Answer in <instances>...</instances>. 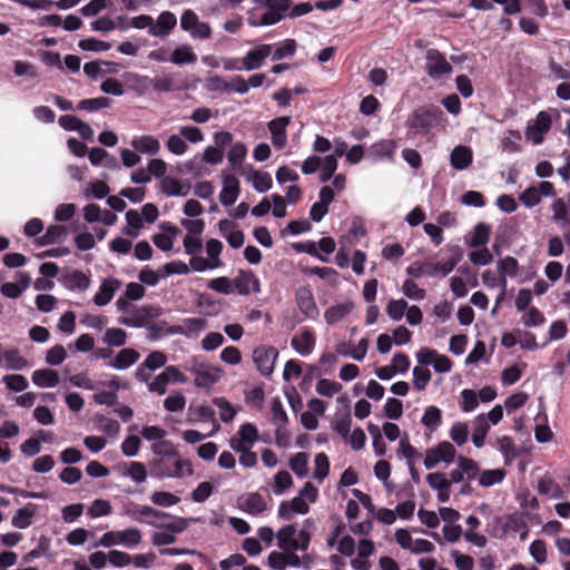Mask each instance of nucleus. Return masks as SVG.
Returning a JSON list of instances; mask_svg holds the SVG:
<instances>
[{
  "label": "nucleus",
  "instance_id": "obj_46",
  "mask_svg": "<svg viewBox=\"0 0 570 570\" xmlns=\"http://www.w3.org/2000/svg\"><path fill=\"white\" fill-rule=\"evenodd\" d=\"M460 256H453L444 262H429L428 276L436 277V276H446L449 275L459 264Z\"/></svg>",
  "mask_w": 570,
  "mask_h": 570
},
{
  "label": "nucleus",
  "instance_id": "obj_26",
  "mask_svg": "<svg viewBox=\"0 0 570 570\" xmlns=\"http://www.w3.org/2000/svg\"><path fill=\"white\" fill-rule=\"evenodd\" d=\"M0 367L8 371H22L30 367V363L18 348L12 347L0 352Z\"/></svg>",
  "mask_w": 570,
  "mask_h": 570
},
{
  "label": "nucleus",
  "instance_id": "obj_35",
  "mask_svg": "<svg viewBox=\"0 0 570 570\" xmlns=\"http://www.w3.org/2000/svg\"><path fill=\"white\" fill-rule=\"evenodd\" d=\"M473 161L471 147L464 145L455 146L450 154V164L456 170L468 169Z\"/></svg>",
  "mask_w": 570,
  "mask_h": 570
},
{
  "label": "nucleus",
  "instance_id": "obj_17",
  "mask_svg": "<svg viewBox=\"0 0 570 570\" xmlns=\"http://www.w3.org/2000/svg\"><path fill=\"white\" fill-rule=\"evenodd\" d=\"M295 302L305 318L315 321L320 315L314 294L308 286H299L295 291Z\"/></svg>",
  "mask_w": 570,
  "mask_h": 570
},
{
  "label": "nucleus",
  "instance_id": "obj_2",
  "mask_svg": "<svg viewBox=\"0 0 570 570\" xmlns=\"http://www.w3.org/2000/svg\"><path fill=\"white\" fill-rule=\"evenodd\" d=\"M150 475L155 479H181L193 474L194 470L188 460L177 453L155 458L150 461Z\"/></svg>",
  "mask_w": 570,
  "mask_h": 570
},
{
  "label": "nucleus",
  "instance_id": "obj_21",
  "mask_svg": "<svg viewBox=\"0 0 570 570\" xmlns=\"http://www.w3.org/2000/svg\"><path fill=\"white\" fill-rule=\"evenodd\" d=\"M240 194L239 179L233 174H223L222 190L219 202L223 206L234 205Z\"/></svg>",
  "mask_w": 570,
  "mask_h": 570
},
{
  "label": "nucleus",
  "instance_id": "obj_23",
  "mask_svg": "<svg viewBox=\"0 0 570 570\" xmlns=\"http://www.w3.org/2000/svg\"><path fill=\"white\" fill-rule=\"evenodd\" d=\"M272 45H257L242 58L245 71L259 69L272 53Z\"/></svg>",
  "mask_w": 570,
  "mask_h": 570
},
{
  "label": "nucleus",
  "instance_id": "obj_5",
  "mask_svg": "<svg viewBox=\"0 0 570 570\" xmlns=\"http://www.w3.org/2000/svg\"><path fill=\"white\" fill-rule=\"evenodd\" d=\"M276 540L279 550L288 553L305 552L311 543V534L305 529L297 531L294 524H287L276 532Z\"/></svg>",
  "mask_w": 570,
  "mask_h": 570
},
{
  "label": "nucleus",
  "instance_id": "obj_4",
  "mask_svg": "<svg viewBox=\"0 0 570 570\" xmlns=\"http://www.w3.org/2000/svg\"><path fill=\"white\" fill-rule=\"evenodd\" d=\"M443 119V112L435 106H423L413 110L405 126L411 136H426L433 128L440 125Z\"/></svg>",
  "mask_w": 570,
  "mask_h": 570
},
{
  "label": "nucleus",
  "instance_id": "obj_57",
  "mask_svg": "<svg viewBox=\"0 0 570 570\" xmlns=\"http://www.w3.org/2000/svg\"><path fill=\"white\" fill-rule=\"evenodd\" d=\"M505 478V471L502 469L483 470L479 473V484L484 488L501 483Z\"/></svg>",
  "mask_w": 570,
  "mask_h": 570
},
{
  "label": "nucleus",
  "instance_id": "obj_30",
  "mask_svg": "<svg viewBox=\"0 0 570 570\" xmlns=\"http://www.w3.org/2000/svg\"><path fill=\"white\" fill-rule=\"evenodd\" d=\"M159 227L161 232L153 236V242L160 250L169 252L173 249L174 240L178 235L179 229L169 223H161Z\"/></svg>",
  "mask_w": 570,
  "mask_h": 570
},
{
  "label": "nucleus",
  "instance_id": "obj_15",
  "mask_svg": "<svg viewBox=\"0 0 570 570\" xmlns=\"http://www.w3.org/2000/svg\"><path fill=\"white\" fill-rule=\"evenodd\" d=\"M278 357V351L274 346L262 345L253 351V361L257 371L265 376L274 372V365Z\"/></svg>",
  "mask_w": 570,
  "mask_h": 570
},
{
  "label": "nucleus",
  "instance_id": "obj_28",
  "mask_svg": "<svg viewBox=\"0 0 570 570\" xmlns=\"http://www.w3.org/2000/svg\"><path fill=\"white\" fill-rule=\"evenodd\" d=\"M355 304L352 301L336 303L324 312V320L327 325H335L344 321L354 309Z\"/></svg>",
  "mask_w": 570,
  "mask_h": 570
},
{
  "label": "nucleus",
  "instance_id": "obj_38",
  "mask_svg": "<svg viewBox=\"0 0 570 570\" xmlns=\"http://www.w3.org/2000/svg\"><path fill=\"white\" fill-rule=\"evenodd\" d=\"M119 65L111 61L97 60L85 63L83 72L91 79L97 78L98 76L108 75V73H117Z\"/></svg>",
  "mask_w": 570,
  "mask_h": 570
},
{
  "label": "nucleus",
  "instance_id": "obj_12",
  "mask_svg": "<svg viewBox=\"0 0 570 570\" xmlns=\"http://www.w3.org/2000/svg\"><path fill=\"white\" fill-rule=\"evenodd\" d=\"M556 188L550 181H541L537 186L525 188L520 195L519 200L527 208H532L540 204L542 197H553Z\"/></svg>",
  "mask_w": 570,
  "mask_h": 570
},
{
  "label": "nucleus",
  "instance_id": "obj_43",
  "mask_svg": "<svg viewBox=\"0 0 570 570\" xmlns=\"http://www.w3.org/2000/svg\"><path fill=\"white\" fill-rule=\"evenodd\" d=\"M173 517L174 515L167 512L157 510L150 505H145L140 523H145L155 528H160L165 525L167 520H171Z\"/></svg>",
  "mask_w": 570,
  "mask_h": 570
},
{
  "label": "nucleus",
  "instance_id": "obj_7",
  "mask_svg": "<svg viewBox=\"0 0 570 570\" xmlns=\"http://www.w3.org/2000/svg\"><path fill=\"white\" fill-rule=\"evenodd\" d=\"M188 371L194 375V385L200 389L210 387L222 379L224 373L217 365L198 363L196 360L193 361Z\"/></svg>",
  "mask_w": 570,
  "mask_h": 570
},
{
  "label": "nucleus",
  "instance_id": "obj_41",
  "mask_svg": "<svg viewBox=\"0 0 570 570\" xmlns=\"http://www.w3.org/2000/svg\"><path fill=\"white\" fill-rule=\"evenodd\" d=\"M38 511L35 503H27L23 508L19 509L11 519V524L17 529H27L31 525L32 519Z\"/></svg>",
  "mask_w": 570,
  "mask_h": 570
},
{
  "label": "nucleus",
  "instance_id": "obj_63",
  "mask_svg": "<svg viewBox=\"0 0 570 570\" xmlns=\"http://www.w3.org/2000/svg\"><path fill=\"white\" fill-rule=\"evenodd\" d=\"M407 306L409 303L403 298L391 299L386 306V314L392 321L399 322L405 316Z\"/></svg>",
  "mask_w": 570,
  "mask_h": 570
},
{
  "label": "nucleus",
  "instance_id": "obj_51",
  "mask_svg": "<svg viewBox=\"0 0 570 570\" xmlns=\"http://www.w3.org/2000/svg\"><path fill=\"white\" fill-rule=\"evenodd\" d=\"M67 235V228L61 225H50L46 233L38 238L41 246L61 242Z\"/></svg>",
  "mask_w": 570,
  "mask_h": 570
},
{
  "label": "nucleus",
  "instance_id": "obj_64",
  "mask_svg": "<svg viewBox=\"0 0 570 570\" xmlns=\"http://www.w3.org/2000/svg\"><path fill=\"white\" fill-rule=\"evenodd\" d=\"M479 399L476 392L470 389H464L460 393V409L464 413H471L479 406Z\"/></svg>",
  "mask_w": 570,
  "mask_h": 570
},
{
  "label": "nucleus",
  "instance_id": "obj_19",
  "mask_svg": "<svg viewBox=\"0 0 570 570\" xmlns=\"http://www.w3.org/2000/svg\"><path fill=\"white\" fill-rule=\"evenodd\" d=\"M425 58V69L431 78L440 79L441 77L452 72V66L440 51L430 49L428 50Z\"/></svg>",
  "mask_w": 570,
  "mask_h": 570
},
{
  "label": "nucleus",
  "instance_id": "obj_1",
  "mask_svg": "<svg viewBox=\"0 0 570 570\" xmlns=\"http://www.w3.org/2000/svg\"><path fill=\"white\" fill-rule=\"evenodd\" d=\"M247 11V23L250 27H266L279 22L289 10L291 0H253Z\"/></svg>",
  "mask_w": 570,
  "mask_h": 570
},
{
  "label": "nucleus",
  "instance_id": "obj_55",
  "mask_svg": "<svg viewBox=\"0 0 570 570\" xmlns=\"http://www.w3.org/2000/svg\"><path fill=\"white\" fill-rule=\"evenodd\" d=\"M309 456L305 452H298L289 459V468L298 478H305L308 474Z\"/></svg>",
  "mask_w": 570,
  "mask_h": 570
},
{
  "label": "nucleus",
  "instance_id": "obj_32",
  "mask_svg": "<svg viewBox=\"0 0 570 570\" xmlns=\"http://www.w3.org/2000/svg\"><path fill=\"white\" fill-rule=\"evenodd\" d=\"M30 276L24 272H20L17 274L16 283L8 282L0 286V293L8 298H18L30 286Z\"/></svg>",
  "mask_w": 570,
  "mask_h": 570
},
{
  "label": "nucleus",
  "instance_id": "obj_10",
  "mask_svg": "<svg viewBox=\"0 0 570 570\" xmlns=\"http://www.w3.org/2000/svg\"><path fill=\"white\" fill-rule=\"evenodd\" d=\"M396 543L413 554L432 553L435 550L434 544L426 539H414L409 529H397L394 533Z\"/></svg>",
  "mask_w": 570,
  "mask_h": 570
},
{
  "label": "nucleus",
  "instance_id": "obj_36",
  "mask_svg": "<svg viewBox=\"0 0 570 570\" xmlns=\"http://www.w3.org/2000/svg\"><path fill=\"white\" fill-rule=\"evenodd\" d=\"M130 145L136 151L149 156L158 154L161 148L158 138L153 135L135 136L131 139Z\"/></svg>",
  "mask_w": 570,
  "mask_h": 570
},
{
  "label": "nucleus",
  "instance_id": "obj_53",
  "mask_svg": "<svg viewBox=\"0 0 570 570\" xmlns=\"http://www.w3.org/2000/svg\"><path fill=\"white\" fill-rule=\"evenodd\" d=\"M521 139L522 137L519 130L510 129L503 134L500 148L503 153H517L520 149Z\"/></svg>",
  "mask_w": 570,
  "mask_h": 570
},
{
  "label": "nucleus",
  "instance_id": "obj_31",
  "mask_svg": "<svg viewBox=\"0 0 570 570\" xmlns=\"http://www.w3.org/2000/svg\"><path fill=\"white\" fill-rule=\"evenodd\" d=\"M121 287V282L117 278L109 277L102 281L96 295L94 303L98 306H105L111 302L115 293Z\"/></svg>",
  "mask_w": 570,
  "mask_h": 570
},
{
  "label": "nucleus",
  "instance_id": "obj_9",
  "mask_svg": "<svg viewBox=\"0 0 570 570\" xmlns=\"http://www.w3.org/2000/svg\"><path fill=\"white\" fill-rule=\"evenodd\" d=\"M455 454L454 445L449 441H442L426 450L423 464L428 470L435 468L440 463L449 465L454 462Z\"/></svg>",
  "mask_w": 570,
  "mask_h": 570
},
{
  "label": "nucleus",
  "instance_id": "obj_52",
  "mask_svg": "<svg viewBox=\"0 0 570 570\" xmlns=\"http://www.w3.org/2000/svg\"><path fill=\"white\" fill-rule=\"evenodd\" d=\"M421 423L430 431H436L442 423V411L435 405L428 406L421 419Z\"/></svg>",
  "mask_w": 570,
  "mask_h": 570
},
{
  "label": "nucleus",
  "instance_id": "obj_42",
  "mask_svg": "<svg viewBox=\"0 0 570 570\" xmlns=\"http://www.w3.org/2000/svg\"><path fill=\"white\" fill-rule=\"evenodd\" d=\"M538 492L554 500L566 497L562 485L550 476H542L538 480Z\"/></svg>",
  "mask_w": 570,
  "mask_h": 570
},
{
  "label": "nucleus",
  "instance_id": "obj_44",
  "mask_svg": "<svg viewBox=\"0 0 570 570\" xmlns=\"http://www.w3.org/2000/svg\"><path fill=\"white\" fill-rule=\"evenodd\" d=\"M491 426L485 422L483 416L476 415L472 421V443L475 448L484 446L485 438Z\"/></svg>",
  "mask_w": 570,
  "mask_h": 570
},
{
  "label": "nucleus",
  "instance_id": "obj_20",
  "mask_svg": "<svg viewBox=\"0 0 570 570\" xmlns=\"http://www.w3.org/2000/svg\"><path fill=\"white\" fill-rule=\"evenodd\" d=\"M316 345L315 333L307 327H303L297 334L291 338L292 348L301 356L311 355Z\"/></svg>",
  "mask_w": 570,
  "mask_h": 570
},
{
  "label": "nucleus",
  "instance_id": "obj_6",
  "mask_svg": "<svg viewBox=\"0 0 570 570\" xmlns=\"http://www.w3.org/2000/svg\"><path fill=\"white\" fill-rule=\"evenodd\" d=\"M189 527V520L181 517H173L171 520L160 527L161 531L151 534V543L156 547L167 546L176 542V535Z\"/></svg>",
  "mask_w": 570,
  "mask_h": 570
},
{
  "label": "nucleus",
  "instance_id": "obj_60",
  "mask_svg": "<svg viewBox=\"0 0 570 570\" xmlns=\"http://www.w3.org/2000/svg\"><path fill=\"white\" fill-rule=\"evenodd\" d=\"M110 106L111 99L107 97H96L80 100L77 105V109L94 112L100 109L109 108Z\"/></svg>",
  "mask_w": 570,
  "mask_h": 570
},
{
  "label": "nucleus",
  "instance_id": "obj_61",
  "mask_svg": "<svg viewBox=\"0 0 570 570\" xmlns=\"http://www.w3.org/2000/svg\"><path fill=\"white\" fill-rule=\"evenodd\" d=\"M314 472L313 478L322 483L328 475L330 472V461L325 453H317L314 459Z\"/></svg>",
  "mask_w": 570,
  "mask_h": 570
},
{
  "label": "nucleus",
  "instance_id": "obj_58",
  "mask_svg": "<svg viewBox=\"0 0 570 570\" xmlns=\"http://www.w3.org/2000/svg\"><path fill=\"white\" fill-rule=\"evenodd\" d=\"M413 386L416 391H423L431 381L432 374L428 365H416L413 368Z\"/></svg>",
  "mask_w": 570,
  "mask_h": 570
},
{
  "label": "nucleus",
  "instance_id": "obj_22",
  "mask_svg": "<svg viewBox=\"0 0 570 570\" xmlns=\"http://www.w3.org/2000/svg\"><path fill=\"white\" fill-rule=\"evenodd\" d=\"M234 291L239 295L247 296L261 292L259 278L252 271H240L233 279Z\"/></svg>",
  "mask_w": 570,
  "mask_h": 570
},
{
  "label": "nucleus",
  "instance_id": "obj_59",
  "mask_svg": "<svg viewBox=\"0 0 570 570\" xmlns=\"http://www.w3.org/2000/svg\"><path fill=\"white\" fill-rule=\"evenodd\" d=\"M111 503L106 499H95L87 510V514L90 519H98L107 517L111 513Z\"/></svg>",
  "mask_w": 570,
  "mask_h": 570
},
{
  "label": "nucleus",
  "instance_id": "obj_45",
  "mask_svg": "<svg viewBox=\"0 0 570 570\" xmlns=\"http://www.w3.org/2000/svg\"><path fill=\"white\" fill-rule=\"evenodd\" d=\"M397 145L394 140H380L371 146V155L375 159L393 161Z\"/></svg>",
  "mask_w": 570,
  "mask_h": 570
},
{
  "label": "nucleus",
  "instance_id": "obj_13",
  "mask_svg": "<svg viewBox=\"0 0 570 570\" xmlns=\"http://www.w3.org/2000/svg\"><path fill=\"white\" fill-rule=\"evenodd\" d=\"M259 440V432L253 423H243L238 431L229 439L232 450L252 449Z\"/></svg>",
  "mask_w": 570,
  "mask_h": 570
},
{
  "label": "nucleus",
  "instance_id": "obj_33",
  "mask_svg": "<svg viewBox=\"0 0 570 570\" xmlns=\"http://www.w3.org/2000/svg\"><path fill=\"white\" fill-rule=\"evenodd\" d=\"M159 187L161 193L168 197H185L189 194L190 186L181 183L173 176H165L160 179Z\"/></svg>",
  "mask_w": 570,
  "mask_h": 570
},
{
  "label": "nucleus",
  "instance_id": "obj_37",
  "mask_svg": "<svg viewBox=\"0 0 570 570\" xmlns=\"http://www.w3.org/2000/svg\"><path fill=\"white\" fill-rule=\"evenodd\" d=\"M122 476L129 478L135 483H142L147 480L148 472L144 463L131 461L118 465Z\"/></svg>",
  "mask_w": 570,
  "mask_h": 570
},
{
  "label": "nucleus",
  "instance_id": "obj_50",
  "mask_svg": "<svg viewBox=\"0 0 570 570\" xmlns=\"http://www.w3.org/2000/svg\"><path fill=\"white\" fill-rule=\"evenodd\" d=\"M125 217H126V226L124 228V233L130 237H138L144 227L142 217L135 209L128 210L126 213Z\"/></svg>",
  "mask_w": 570,
  "mask_h": 570
},
{
  "label": "nucleus",
  "instance_id": "obj_49",
  "mask_svg": "<svg viewBox=\"0 0 570 570\" xmlns=\"http://www.w3.org/2000/svg\"><path fill=\"white\" fill-rule=\"evenodd\" d=\"M293 487V478L288 471L282 470L274 475L271 484L275 495H283Z\"/></svg>",
  "mask_w": 570,
  "mask_h": 570
},
{
  "label": "nucleus",
  "instance_id": "obj_47",
  "mask_svg": "<svg viewBox=\"0 0 570 570\" xmlns=\"http://www.w3.org/2000/svg\"><path fill=\"white\" fill-rule=\"evenodd\" d=\"M197 56L188 45H181L174 49L170 55V62L177 66L191 65L196 62Z\"/></svg>",
  "mask_w": 570,
  "mask_h": 570
},
{
  "label": "nucleus",
  "instance_id": "obj_8",
  "mask_svg": "<svg viewBox=\"0 0 570 570\" xmlns=\"http://www.w3.org/2000/svg\"><path fill=\"white\" fill-rule=\"evenodd\" d=\"M179 24L194 40H207L212 37L209 23L200 21L198 14L193 10L188 9L183 12Z\"/></svg>",
  "mask_w": 570,
  "mask_h": 570
},
{
  "label": "nucleus",
  "instance_id": "obj_24",
  "mask_svg": "<svg viewBox=\"0 0 570 570\" xmlns=\"http://www.w3.org/2000/svg\"><path fill=\"white\" fill-rule=\"evenodd\" d=\"M267 564L273 570H285L286 568H299L303 562L297 553L286 551H272L267 558Z\"/></svg>",
  "mask_w": 570,
  "mask_h": 570
},
{
  "label": "nucleus",
  "instance_id": "obj_3",
  "mask_svg": "<svg viewBox=\"0 0 570 570\" xmlns=\"http://www.w3.org/2000/svg\"><path fill=\"white\" fill-rule=\"evenodd\" d=\"M317 499L318 489L311 482H306L296 497L279 503L277 517L282 520L291 521L296 514H307L309 512V504L315 503Z\"/></svg>",
  "mask_w": 570,
  "mask_h": 570
},
{
  "label": "nucleus",
  "instance_id": "obj_16",
  "mask_svg": "<svg viewBox=\"0 0 570 570\" xmlns=\"http://www.w3.org/2000/svg\"><path fill=\"white\" fill-rule=\"evenodd\" d=\"M207 328V321L203 317L184 318L180 324L169 326L166 330L168 335H184L188 338H196Z\"/></svg>",
  "mask_w": 570,
  "mask_h": 570
},
{
  "label": "nucleus",
  "instance_id": "obj_54",
  "mask_svg": "<svg viewBox=\"0 0 570 570\" xmlns=\"http://www.w3.org/2000/svg\"><path fill=\"white\" fill-rule=\"evenodd\" d=\"M119 531V546L125 548H135L142 540L141 531L137 528H126Z\"/></svg>",
  "mask_w": 570,
  "mask_h": 570
},
{
  "label": "nucleus",
  "instance_id": "obj_11",
  "mask_svg": "<svg viewBox=\"0 0 570 570\" xmlns=\"http://www.w3.org/2000/svg\"><path fill=\"white\" fill-rule=\"evenodd\" d=\"M416 361L421 365H432L438 373H449L452 370V361L436 350L421 347L415 354Z\"/></svg>",
  "mask_w": 570,
  "mask_h": 570
},
{
  "label": "nucleus",
  "instance_id": "obj_56",
  "mask_svg": "<svg viewBox=\"0 0 570 570\" xmlns=\"http://www.w3.org/2000/svg\"><path fill=\"white\" fill-rule=\"evenodd\" d=\"M449 436L458 446L464 445L469 440V424L463 421H456L452 424Z\"/></svg>",
  "mask_w": 570,
  "mask_h": 570
},
{
  "label": "nucleus",
  "instance_id": "obj_27",
  "mask_svg": "<svg viewBox=\"0 0 570 570\" xmlns=\"http://www.w3.org/2000/svg\"><path fill=\"white\" fill-rule=\"evenodd\" d=\"M177 24L176 16L170 11L161 12L157 20H153L149 35L153 37L164 38L167 37Z\"/></svg>",
  "mask_w": 570,
  "mask_h": 570
},
{
  "label": "nucleus",
  "instance_id": "obj_25",
  "mask_svg": "<svg viewBox=\"0 0 570 570\" xmlns=\"http://www.w3.org/2000/svg\"><path fill=\"white\" fill-rule=\"evenodd\" d=\"M429 487L436 492L439 502L445 503L450 500L451 495V481L443 472H433L426 475Z\"/></svg>",
  "mask_w": 570,
  "mask_h": 570
},
{
  "label": "nucleus",
  "instance_id": "obj_40",
  "mask_svg": "<svg viewBox=\"0 0 570 570\" xmlns=\"http://www.w3.org/2000/svg\"><path fill=\"white\" fill-rule=\"evenodd\" d=\"M138 360L139 353L136 350L129 347L122 348L109 363V366L118 371H124L134 365Z\"/></svg>",
  "mask_w": 570,
  "mask_h": 570
},
{
  "label": "nucleus",
  "instance_id": "obj_39",
  "mask_svg": "<svg viewBox=\"0 0 570 570\" xmlns=\"http://www.w3.org/2000/svg\"><path fill=\"white\" fill-rule=\"evenodd\" d=\"M31 380L32 383L38 387L50 389L59 384V374L55 370L40 368L33 371Z\"/></svg>",
  "mask_w": 570,
  "mask_h": 570
},
{
  "label": "nucleus",
  "instance_id": "obj_62",
  "mask_svg": "<svg viewBox=\"0 0 570 570\" xmlns=\"http://www.w3.org/2000/svg\"><path fill=\"white\" fill-rule=\"evenodd\" d=\"M498 448L504 459V464L509 465L517 458L518 452L514 442L509 436H502L498 439Z\"/></svg>",
  "mask_w": 570,
  "mask_h": 570
},
{
  "label": "nucleus",
  "instance_id": "obj_48",
  "mask_svg": "<svg viewBox=\"0 0 570 570\" xmlns=\"http://www.w3.org/2000/svg\"><path fill=\"white\" fill-rule=\"evenodd\" d=\"M124 78L138 95L146 94L151 87V79L148 76L129 71L124 75Z\"/></svg>",
  "mask_w": 570,
  "mask_h": 570
},
{
  "label": "nucleus",
  "instance_id": "obj_34",
  "mask_svg": "<svg viewBox=\"0 0 570 570\" xmlns=\"http://www.w3.org/2000/svg\"><path fill=\"white\" fill-rule=\"evenodd\" d=\"M245 179L252 185L257 193H266L273 186L272 175L267 171H262L250 167L245 173Z\"/></svg>",
  "mask_w": 570,
  "mask_h": 570
},
{
  "label": "nucleus",
  "instance_id": "obj_29",
  "mask_svg": "<svg viewBox=\"0 0 570 570\" xmlns=\"http://www.w3.org/2000/svg\"><path fill=\"white\" fill-rule=\"evenodd\" d=\"M237 504L242 511L250 515H258L266 510V501L256 492L246 493L239 497Z\"/></svg>",
  "mask_w": 570,
  "mask_h": 570
},
{
  "label": "nucleus",
  "instance_id": "obj_14",
  "mask_svg": "<svg viewBox=\"0 0 570 570\" xmlns=\"http://www.w3.org/2000/svg\"><path fill=\"white\" fill-rule=\"evenodd\" d=\"M552 124L548 111H540L537 117L530 121L525 128V138L533 145H540L544 140L546 134L550 130Z\"/></svg>",
  "mask_w": 570,
  "mask_h": 570
},
{
  "label": "nucleus",
  "instance_id": "obj_18",
  "mask_svg": "<svg viewBox=\"0 0 570 570\" xmlns=\"http://www.w3.org/2000/svg\"><path fill=\"white\" fill-rule=\"evenodd\" d=\"M291 120L292 118L289 116H282L267 122L271 141L277 150L284 149L288 142L287 127Z\"/></svg>",
  "mask_w": 570,
  "mask_h": 570
}]
</instances>
